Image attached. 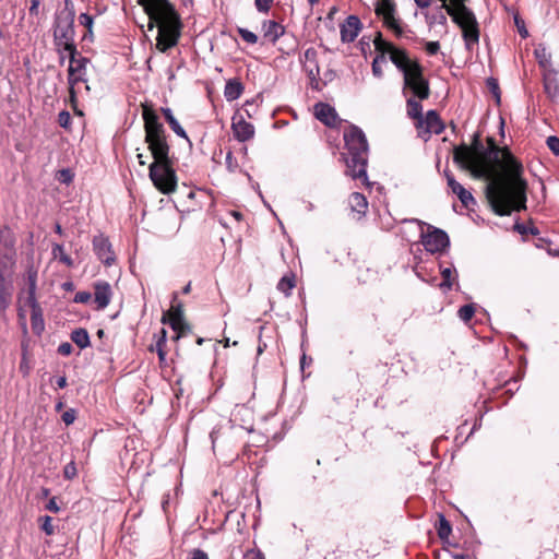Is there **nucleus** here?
I'll list each match as a JSON object with an SVG mask.
<instances>
[{"label": "nucleus", "instance_id": "obj_1", "mask_svg": "<svg viewBox=\"0 0 559 559\" xmlns=\"http://www.w3.org/2000/svg\"><path fill=\"white\" fill-rule=\"evenodd\" d=\"M453 160L474 178L486 179V197L499 216L526 209L527 182L522 177L523 166L508 147H499L493 138L485 145L478 133L471 146L462 144L453 151Z\"/></svg>", "mask_w": 559, "mask_h": 559}, {"label": "nucleus", "instance_id": "obj_2", "mask_svg": "<svg viewBox=\"0 0 559 559\" xmlns=\"http://www.w3.org/2000/svg\"><path fill=\"white\" fill-rule=\"evenodd\" d=\"M150 17L148 29L158 27L156 48L166 52L175 47L181 36L182 23L174 5L168 0H138Z\"/></svg>", "mask_w": 559, "mask_h": 559}, {"label": "nucleus", "instance_id": "obj_3", "mask_svg": "<svg viewBox=\"0 0 559 559\" xmlns=\"http://www.w3.org/2000/svg\"><path fill=\"white\" fill-rule=\"evenodd\" d=\"M344 141L347 150V152L343 154L347 167L346 175L350 176L353 179L367 182L369 145L364 131L356 126H350L344 132Z\"/></svg>", "mask_w": 559, "mask_h": 559}, {"label": "nucleus", "instance_id": "obj_4", "mask_svg": "<svg viewBox=\"0 0 559 559\" xmlns=\"http://www.w3.org/2000/svg\"><path fill=\"white\" fill-rule=\"evenodd\" d=\"M74 20L73 3L71 0H66L64 8L56 12L52 25L53 45L61 64L64 62L66 52L69 53L78 50L74 40Z\"/></svg>", "mask_w": 559, "mask_h": 559}, {"label": "nucleus", "instance_id": "obj_5", "mask_svg": "<svg viewBox=\"0 0 559 559\" xmlns=\"http://www.w3.org/2000/svg\"><path fill=\"white\" fill-rule=\"evenodd\" d=\"M142 117L144 120L145 142L154 158L153 163L171 162L166 131L156 111L151 106L143 105Z\"/></svg>", "mask_w": 559, "mask_h": 559}, {"label": "nucleus", "instance_id": "obj_6", "mask_svg": "<svg viewBox=\"0 0 559 559\" xmlns=\"http://www.w3.org/2000/svg\"><path fill=\"white\" fill-rule=\"evenodd\" d=\"M79 51L69 52V68H68V85L69 96L71 103L76 102V90L75 86L79 83H87V64L90 59L83 56H79Z\"/></svg>", "mask_w": 559, "mask_h": 559}, {"label": "nucleus", "instance_id": "obj_7", "mask_svg": "<svg viewBox=\"0 0 559 559\" xmlns=\"http://www.w3.org/2000/svg\"><path fill=\"white\" fill-rule=\"evenodd\" d=\"M148 169L151 180L162 193L169 194L175 191L177 186V176L171 162L152 163Z\"/></svg>", "mask_w": 559, "mask_h": 559}, {"label": "nucleus", "instance_id": "obj_8", "mask_svg": "<svg viewBox=\"0 0 559 559\" xmlns=\"http://www.w3.org/2000/svg\"><path fill=\"white\" fill-rule=\"evenodd\" d=\"M373 45L376 50L383 49L384 46L386 55H389L392 63L404 74L405 71H408L413 64H418L417 61L412 60L407 52L404 49H400L395 47L392 43L386 41L382 38V34L377 33L376 38L373 39Z\"/></svg>", "mask_w": 559, "mask_h": 559}, {"label": "nucleus", "instance_id": "obj_9", "mask_svg": "<svg viewBox=\"0 0 559 559\" xmlns=\"http://www.w3.org/2000/svg\"><path fill=\"white\" fill-rule=\"evenodd\" d=\"M404 79V91L411 90L414 97L419 98L420 100L427 99L430 95V88L428 81L424 78L423 68L418 64H413V67L405 71L403 74Z\"/></svg>", "mask_w": 559, "mask_h": 559}, {"label": "nucleus", "instance_id": "obj_10", "mask_svg": "<svg viewBox=\"0 0 559 559\" xmlns=\"http://www.w3.org/2000/svg\"><path fill=\"white\" fill-rule=\"evenodd\" d=\"M376 14L382 19L384 26L391 29L396 37L404 36V27L400 19L396 17V8L391 0H380L376 5Z\"/></svg>", "mask_w": 559, "mask_h": 559}, {"label": "nucleus", "instance_id": "obj_11", "mask_svg": "<svg viewBox=\"0 0 559 559\" xmlns=\"http://www.w3.org/2000/svg\"><path fill=\"white\" fill-rule=\"evenodd\" d=\"M177 293H174L171 307L162 318V322L168 323L176 332L175 340L180 338L189 331V325L183 319V306L180 301H177Z\"/></svg>", "mask_w": 559, "mask_h": 559}, {"label": "nucleus", "instance_id": "obj_12", "mask_svg": "<svg viewBox=\"0 0 559 559\" xmlns=\"http://www.w3.org/2000/svg\"><path fill=\"white\" fill-rule=\"evenodd\" d=\"M428 229H431L427 234L421 231V243L426 251L430 253L442 252L450 246V239L448 234L437 227L428 225Z\"/></svg>", "mask_w": 559, "mask_h": 559}, {"label": "nucleus", "instance_id": "obj_13", "mask_svg": "<svg viewBox=\"0 0 559 559\" xmlns=\"http://www.w3.org/2000/svg\"><path fill=\"white\" fill-rule=\"evenodd\" d=\"M304 69L311 82V86L319 90V75L320 67L318 62V51L313 47H309L304 52V59L301 60Z\"/></svg>", "mask_w": 559, "mask_h": 559}, {"label": "nucleus", "instance_id": "obj_14", "mask_svg": "<svg viewBox=\"0 0 559 559\" xmlns=\"http://www.w3.org/2000/svg\"><path fill=\"white\" fill-rule=\"evenodd\" d=\"M93 251L106 266L112 265L116 261L111 243L109 239L105 237L103 234L94 236Z\"/></svg>", "mask_w": 559, "mask_h": 559}, {"label": "nucleus", "instance_id": "obj_15", "mask_svg": "<svg viewBox=\"0 0 559 559\" xmlns=\"http://www.w3.org/2000/svg\"><path fill=\"white\" fill-rule=\"evenodd\" d=\"M544 92L554 104H559V71L548 68L543 71Z\"/></svg>", "mask_w": 559, "mask_h": 559}, {"label": "nucleus", "instance_id": "obj_16", "mask_svg": "<svg viewBox=\"0 0 559 559\" xmlns=\"http://www.w3.org/2000/svg\"><path fill=\"white\" fill-rule=\"evenodd\" d=\"M445 178L452 193L459 198L464 207L469 209L472 205L476 204L472 193L467 191L460 182H457L451 173L445 171Z\"/></svg>", "mask_w": 559, "mask_h": 559}, {"label": "nucleus", "instance_id": "obj_17", "mask_svg": "<svg viewBox=\"0 0 559 559\" xmlns=\"http://www.w3.org/2000/svg\"><path fill=\"white\" fill-rule=\"evenodd\" d=\"M340 27L341 40L343 43H353L357 38L362 24L357 15H349Z\"/></svg>", "mask_w": 559, "mask_h": 559}, {"label": "nucleus", "instance_id": "obj_18", "mask_svg": "<svg viewBox=\"0 0 559 559\" xmlns=\"http://www.w3.org/2000/svg\"><path fill=\"white\" fill-rule=\"evenodd\" d=\"M112 289L108 282L98 281L94 284V301L97 310L105 309L111 300Z\"/></svg>", "mask_w": 559, "mask_h": 559}, {"label": "nucleus", "instance_id": "obj_19", "mask_svg": "<svg viewBox=\"0 0 559 559\" xmlns=\"http://www.w3.org/2000/svg\"><path fill=\"white\" fill-rule=\"evenodd\" d=\"M314 116L328 127H334L337 122L335 109L326 103H318L314 105Z\"/></svg>", "mask_w": 559, "mask_h": 559}, {"label": "nucleus", "instance_id": "obj_20", "mask_svg": "<svg viewBox=\"0 0 559 559\" xmlns=\"http://www.w3.org/2000/svg\"><path fill=\"white\" fill-rule=\"evenodd\" d=\"M231 129L235 139L239 142H246L254 135V127L242 117L239 120L234 119Z\"/></svg>", "mask_w": 559, "mask_h": 559}, {"label": "nucleus", "instance_id": "obj_21", "mask_svg": "<svg viewBox=\"0 0 559 559\" xmlns=\"http://www.w3.org/2000/svg\"><path fill=\"white\" fill-rule=\"evenodd\" d=\"M31 307V325L35 334L40 335L45 330V321L43 316V309L37 302V299H27Z\"/></svg>", "mask_w": 559, "mask_h": 559}, {"label": "nucleus", "instance_id": "obj_22", "mask_svg": "<svg viewBox=\"0 0 559 559\" xmlns=\"http://www.w3.org/2000/svg\"><path fill=\"white\" fill-rule=\"evenodd\" d=\"M425 133L440 134L444 130V124L436 110H428L426 116H423V128Z\"/></svg>", "mask_w": 559, "mask_h": 559}, {"label": "nucleus", "instance_id": "obj_23", "mask_svg": "<svg viewBox=\"0 0 559 559\" xmlns=\"http://www.w3.org/2000/svg\"><path fill=\"white\" fill-rule=\"evenodd\" d=\"M262 32L265 39L272 44H275L277 39L285 33V27L273 20H269L262 23Z\"/></svg>", "mask_w": 559, "mask_h": 559}, {"label": "nucleus", "instance_id": "obj_24", "mask_svg": "<svg viewBox=\"0 0 559 559\" xmlns=\"http://www.w3.org/2000/svg\"><path fill=\"white\" fill-rule=\"evenodd\" d=\"M13 283L11 280L0 282V311H5L12 300Z\"/></svg>", "mask_w": 559, "mask_h": 559}, {"label": "nucleus", "instance_id": "obj_25", "mask_svg": "<svg viewBox=\"0 0 559 559\" xmlns=\"http://www.w3.org/2000/svg\"><path fill=\"white\" fill-rule=\"evenodd\" d=\"M406 108H407V115L416 120V128L421 129L423 128V106L421 104L416 100L414 97H409L406 100Z\"/></svg>", "mask_w": 559, "mask_h": 559}, {"label": "nucleus", "instance_id": "obj_26", "mask_svg": "<svg viewBox=\"0 0 559 559\" xmlns=\"http://www.w3.org/2000/svg\"><path fill=\"white\" fill-rule=\"evenodd\" d=\"M243 92L242 83L237 79H231L226 82L224 88V96L228 102L238 99Z\"/></svg>", "mask_w": 559, "mask_h": 559}, {"label": "nucleus", "instance_id": "obj_27", "mask_svg": "<svg viewBox=\"0 0 559 559\" xmlns=\"http://www.w3.org/2000/svg\"><path fill=\"white\" fill-rule=\"evenodd\" d=\"M162 112L166 119V121L168 122L170 129L180 138L182 139H186L189 143H190V140L185 131V129L181 127V124L179 123V121L175 118V116L173 115V111L170 108L168 107H163L162 109Z\"/></svg>", "mask_w": 559, "mask_h": 559}, {"label": "nucleus", "instance_id": "obj_28", "mask_svg": "<svg viewBox=\"0 0 559 559\" xmlns=\"http://www.w3.org/2000/svg\"><path fill=\"white\" fill-rule=\"evenodd\" d=\"M15 265V253L5 252L0 257V282L8 280L7 274L10 276Z\"/></svg>", "mask_w": 559, "mask_h": 559}, {"label": "nucleus", "instance_id": "obj_29", "mask_svg": "<svg viewBox=\"0 0 559 559\" xmlns=\"http://www.w3.org/2000/svg\"><path fill=\"white\" fill-rule=\"evenodd\" d=\"M0 243L5 249L15 253V251H14L15 236H14L13 230L7 225H4L0 228Z\"/></svg>", "mask_w": 559, "mask_h": 559}, {"label": "nucleus", "instance_id": "obj_30", "mask_svg": "<svg viewBox=\"0 0 559 559\" xmlns=\"http://www.w3.org/2000/svg\"><path fill=\"white\" fill-rule=\"evenodd\" d=\"M349 205L354 212L365 214L368 207V201L364 194L354 192L349 197Z\"/></svg>", "mask_w": 559, "mask_h": 559}, {"label": "nucleus", "instance_id": "obj_31", "mask_svg": "<svg viewBox=\"0 0 559 559\" xmlns=\"http://www.w3.org/2000/svg\"><path fill=\"white\" fill-rule=\"evenodd\" d=\"M71 341L81 349L86 348L91 344L87 331L82 328L72 331Z\"/></svg>", "mask_w": 559, "mask_h": 559}, {"label": "nucleus", "instance_id": "obj_32", "mask_svg": "<svg viewBox=\"0 0 559 559\" xmlns=\"http://www.w3.org/2000/svg\"><path fill=\"white\" fill-rule=\"evenodd\" d=\"M442 282L440 283V288L444 290H450L453 286L454 281L456 280V271L451 267H444L441 270Z\"/></svg>", "mask_w": 559, "mask_h": 559}, {"label": "nucleus", "instance_id": "obj_33", "mask_svg": "<svg viewBox=\"0 0 559 559\" xmlns=\"http://www.w3.org/2000/svg\"><path fill=\"white\" fill-rule=\"evenodd\" d=\"M382 48H384V46ZM377 52H378V55L376 56V58L372 61L371 70H372V74L376 78L382 79L383 71H382V68H381V63H385L386 62V58H385L386 52H385V49L377 50Z\"/></svg>", "mask_w": 559, "mask_h": 559}, {"label": "nucleus", "instance_id": "obj_34", "mask_svg": "<svg viewBox=\"0 0 559 559\" xmlns=\"http://www.w3.org/2000/svg\"><path fill=\"white\" fill-rule=\"evenodd\" d=\"M295 287V275H284L277 283V289L283 293L286 297L292 295V290Z\"/></svg>", "mask_w": 559, "mask_h": 559}, {"label": "nucleus", "instance_id": "obj_35", "mask_svg": "<svg viewBox=\"0 0 559 559\" xmlns=\"http://www.w3.org/2000/svg\"><path fill=\"white\" fill-rule=\"evenodd\" d=\"M27 282H28V289H27V299H35L36 298V287H37V270L34 269V266H29L27 269Z\"/></svg>", "mask_w": 559, "mask_h": 559}, {"label": "nucleus", "instance_id": "obj_36", "mask_svg": "<svg viewBox=\"0 0 559 559\" xmlns=\"http://www.w3.org/2000/svg\"><path fill=\"white\" fill-rule=\"evenodd\" d=\"M452 532V527L450 522L444 518V515H439V525L437 526V533L441 540H447Z\"/></svg>", "mask_w": 559, "mask_h": 559}, {"label": "nucleus", "instance_id": "obj_37", "mask_svg": "<svg viewBox=\"0 0 559 559\" xmlns=\"http://www.w3.org/2000/svg\"><path fill=\"white\" fill-rule=\"evenodd\" d=\"M535 56L538 61V64L543 68V71H546L548 68H554L550 60V55L547 53L546 48H537L535 49Z\"/></svg>", "mask_w": 559, "mask_h": 559}, {"label": "nucleus", "instance_id": "obj_38", "mask_svg": "<svg viewBox=\"0 0 559 559\" xmlns=\"http://www.w3.org/2000/svg\"><path fill=\"white\" fill-rule=\"evenodd\" d=\"M474 314L475 306L473 304L464 305L457 311L459 318L465 323L469 322Z\"/></svg>", "mask_w": 559, "mask_h": 559}, {"label": "nucleus", "instance_id": "obj_39", "mask_svg": "<svg viewBox=\"0 0 559 559\" xmlns=\"http://www.w3.org/2000/svg\"><path fill=\"white\" fill-rule=\"evenodd\" d=\"M165 347H166V330L162 329L160 336L158 337V340L156 342V352H157V355H158L160 361L165 360V357H166Z\"/></svg>", "mask_w": 559, "mask_h": 559}, {"label": "nucleus", "instance_id": "obj_40", "mask_svg": "<svg viewBox=\"0 0 559 559\" xmlns=\"http://www.w3.org/2000/svg\"><path fill=\"white\" fill-rule=\"evenodd\" d=\"M79 21H80V24L85 26V29H87V34L85 35V37L88 36L92 38L93 23H94L93 16L87 13H81L79 16Z\"/></svg>", "mask_w": 559, "mask_h": 559}, {"label": "nucleus", "instance_id": "obj_41", "mask_svg": "<svg viewBox=\"0 0 559 559\" xmlns=\"http://www.w3.org/2000/svg\"><path fill=\"white\" fill-rule=\"evenodd\" d=\"M39 521L41 522V524H40V528H41V531H43L46 535H48V536L53 535V533H55V527H53V525H52V518H51V516H49V515H45V516H41V518L39 519Z\"/></svg>", "mask_w": 559, "mask_h": 559}, {"label": "nucleus", "instance_id": "obj_42", "mask_svg": "<svg viewBox=\"0 0 559 559\" xmlns=\"http://www.w3.org/2000/svg\"><path fill=\"white\" fill-rule=\"evenodd\" d=\"M237 32H238L239 36L248 44H251V45L257 44L258 36L253 32H251L247 28H242V27H239Z\"/></svg>", "mask_w": 559, "mask_h": 559}, {"label": "nucleus", "instance_id": "obj_43", "mask_svg": "<svg viewBox=\"0 0 559 559\" xmlns=\"http://www.w3.org/2000/svg\"><path fill=\"white\" fill-rule=\"evenodd\" d=\"M72 118L69 111L62 110L58 115V123L61 128L69 130L71 127Z\"/></svg>", "mask_w": 559, "mask_h": 559}, {"label": "nucleus", "instance_id": "obj_44", "mask_svg": "<svg viewBox=\"0 0 559 559\" xmlns=\"http://www.w3.org/2000/svg\"><path fill=\"white\" fill-rule=\"evenodd\" d=\"M78 474L74 461L69 462L63 468V476L67 479H73Z\"/></svg>", "mask_w": 559, "mask_h": 559}, {"label": "nucleus", "instance_id": "obj_45", "mask_svg": "<svg viewBox=\"0 0 559 559\" xmlns=\"http://www.w3.org/2000/svg\"><path fill=\"white\" fill-rule=\"evenodd\" d=\"M548 148L557 156H559V138L550 135L546 140Z\"/></svg>", "mask_w": 559, "mask_h": 559}, {"label": "nucleus", "instance_id": "obj_46", "mask_svg": "<svg viewBox=\"0 0 559 559\" xmlns=\"http://www.w3.org/2000/svg\"><path fill=\"white\" fill-rule=\"evenodd\" d=\"M225 164H226L227 169L231 173H234L237 169V167H238L237 159L235 158L231 151L227 152L226 157H225Z\"/></svg>", "mask_w": 559, "mask_h": 559}, {"label": "nucleus", "instance_id": "obj_47", "mask_svg": "<svg viewBox=\"0 0 559 559\" xmlns=\"http://www.w3.org/2000/svg\"><path fill=\"white\" fill-rule=\"evenodd\" d=\"M272 3L273 0H254L255 8L260 13H267Z\"/></svg>", "mask_w": 559, "mask_h": 559}, {"label": "nucleus", "instance_id": "obj_48", "mask_svg": "<svg viewBox=\"0 0 559 559\" xmlns=\"http://www.w3.org/2000/svg\"><path fill=\"white\" fill-rule=\"evenodd\" d=\"M91 293L81 290L75 294L73 301L78 304H86L91 300Z\"/></svg>", "mask_w": 559, "mask_h": 559}, {"label": "nucleus", "instance_id": "obj_49", "mask_svg": "<svg viewBox=\"0 0 559 559\" xmlns=\"http://www.w3.org/2000/svg\"><path fill=\"white\" fill-rule=\"evenodd\" d=\"M62 421L66 425H71L75 420V411L73 408H70L66 411L61 416Z\"/></svg>", "mask_w": 559, "mask_h": 559}, {"label": "nucleus", "instance_id": "obj_50", "mask_svg": "<svg viewBox=\"0 0 559 559\" xmlns=\"http://www.w3.org/2000/svg\"><path fill=\"white\" fill-rule=\"evenodd\" d=\"M440 49V44L438 41H428L426 43V51L428 55H436Z\"/></svg>", "mask_w": 559, "mask_h": 559}, {"label": "nucleus", "instance_id": "obj_51", "mask_svg": "<svg viewBox=\"0 0 559 559\" xmlns=\"http://www.w3.org/2000/svg\"><path fill=\"white\" fill-rule=\"evenodd\" d=\"M72 345L66 342L59 345L58 353L61 354L62 356H68L72 353Z\"/></svg>", "mask_w": 559, "mask_h": 559}, {"label": "nucleus", "instance_id": "obj_52", "mask_svg": "<svg viewBox=\"0 0 559 559\" xmlns=\"http://www.w3.org/2000/svg\"><path fill=\"white\" fill-rule=\"evenodd\" d=\"M46 509L50 512L57 513L59 512L60 508L57 503L56 497H52L49 499L48 503L46 504Z\"/></svg>", "mask_w": 559, "mask_h": 559}, {"label": "nucleus", "instance_id": "obj_53", "mask_svg": "<svg viewBox=\"0 0 559 559\" xmlns=\"http://www.w3.org/2000/svg\"><path fill=\"white\" fill-rule=\"evenodd\" d=\"M488 86L491 88L492 93L496 95L497 100H500V93L497 82L493 79L488 80Z\"/></svg>", "mask_w": 559, "mask_h": 559}, {"label": "nucleus", "instance_id": "obj_54", "mask_svg": "<svg viewBox=\"0 0 559 559\" xmlns=\"http://www.w3.org/2000/svg\"><path fill=\"white\" fill-rule=\"evenodd\" d=\"M191 559H209L207 554L202 549H194Z\"/></svg>", "mask_w": 559, "mask_h": 559}, {"label": "nucleus", "instance_id": "obj_55", "mask_svg": "<svg viewBox=\"0 0 559 559\" xmlns=\"http://www.w3.org/2000/svg\"><path fill=\"white\" fill-rule=\"evenodd\" d=\"M29 1H31L29 13L32 15H37L38 14V9H39V4H40V0H29Z\"/></svg>", "mask_w": 559, "mask_h": 559}, {"label": "nucleus", "instance_id": "obj_56", "mask_svg": "<svg viewBox=\"0 0 559 559\" xmlns=\"http://www.w3.org/2000/svg\"><path fill=\"white\" fill-rule=\"evenodd\" d=\"M416 5L420 9H426L431 4V0H414Z\"/></svg>", "mask_w": 559, "mask_h": 559}, {"label": "nucleus", "instance_id": "obj_57", "mask_svg": "<svg viewBox=\"0 0 559 559\" xmlns=\"http://www.w3.org/2000/svg\"><path fill=\"white\" fill-rule=\"evenodd\" d=\"M515 23H516V25H518V29H519L520 35H521L523 38H525V37L528 35V33H527V31H526V28H525L524 24L520 25V23H519L518 19H515Z\"/></svg>", "mask_w": 559, "mask_h": 559}, {"label": "nucleus", "instance_id": "obj_58", "mask_svg": "<svg viewBox=\"0 0 559 559\" xmlns=\"http://www.w3.org/2000/svg\"><path fill=\"white\" fill-rule=\"evenodd\" d=\"M451 557L453 559H473L471 556L463 554H451Z\"/></svg>", "mask_w": 559, "mask_h": 559}, {"label": "nucleus", "instance_id": "obj_59", "mask_svg": "<svg viewBox=\"0 0 559 559\" xmlns=\"http://www.w3.org/2000/svg\"><path fill=\"white\" fill-rule=\"evenodd\" d=\"M230 215L238 222L242 219V214L238 211H231Z\"/></svg>", "mask_w": 559, "mask_h": 559}, {"label": "nucleus", "instance_id": "obj_60", "mask_svg": "<svg viewBox=\"0 0 559 559\" xmlns=\"http://www.w3.org/2000/svg\"><path fill=\"white\" fill-rule=\"evenodd\" d=\"M403 222H405V223L406 222H408V223H416V224H418L421 227L426 225V223H424V222H421L420 219H417V218L404 219Z\"/></svg>", "mask_w": 559, "mask_h": 559}, {"label": "nucleus", "instance_id": "obj_61", "mask_svg": "<svg viewBox=\"0 0 559 559\" xmlns=\"http://www.w3.org/2000/svg\"><path fill=\"white\" fill-rule=\"evenodd\" d=\"M63 289L66 290H72L74 288V285L72 282H66L62 284Z\"/></svg>", "mask_w": 559, "mask_h": 559}, {"label": "nucleus", "instance_id": "obj_62", "mask_svg": "<svg viewBox=\"0 0 559 559\" xmlns=\"http://www.w3.org/2000/svg\"><path fill=\"white\" fill-rule=\"evenodd\" d=\"M61 175L64 177V178L62 179V181H63V182H68V181H70V180H71V176L69 175V171H68V170H62V171H61Z\"/></svg>", "mask_w": 559, "mask_h": 559}, {"label": "nucleus", "instance_id": "obj_63", "mask_svg": "<svg viewBox=\"0 0 559 559\" xmlns=\"http://www.w3.org/2000/svg\"><path fill=\"white\" fill-rule=\"evenodd\" d=\"M514 227H515V229H516L519 233H521V234H525V233H526V228H525V226H524V225H522V224H515V226H514Z\"/></svg>", "mask_w": 559, "mask_h": 559}, {"label": "nucleus", "instance_id": "obj_64", "mask_svg": "<svg viewBox=\"0 0 559 559\" xmlns=\"http://www.w3.org/2000/svg\"><path fill=\"white\" fill-rule=\"evenodd\" d=\"M251 554L253 555V559H265L261 551H257V552L251 551Z\"/></svg>", "mask_w": 559, "mask_h": 559}]
</instances>
